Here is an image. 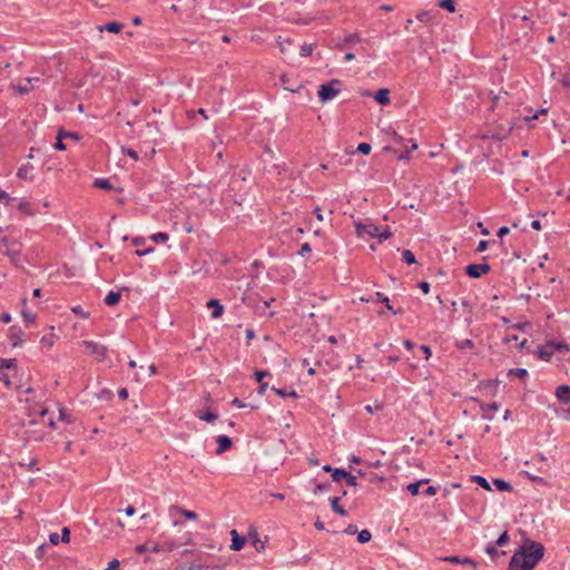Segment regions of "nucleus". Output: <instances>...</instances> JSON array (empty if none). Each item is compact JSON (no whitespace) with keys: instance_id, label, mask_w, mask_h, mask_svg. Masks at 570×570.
Returning a JSON list of instances; mask_svg holds the SVG:
<instances>
[{"instance_id":"nucleus-39","label":"nucleus","mask_w":570,"mask_h":570,"mask_svg":"<svg viewBox=\"0 0 570 570\" xmlns=\"http://www.w3.org/2000/svg\"><path fill=\"white\" fill-rule=\"evenodd\" d=\"M523 474L527 476L528 480H530L531 482H533L538 485H547L548 484V482L539 475L531 474L528 471H524Z\"/></svg>"},{"instance_id":"nucleus-60","label":"nucleus","mask_w":570,"mask_h":570,"mask_svg":"<svg viewBox=\"0 0 570 570\" xmlns=\"http://www.w3.org/2000/svg\"><path fill=\"white\" fill-rule=\"evenodd\" d=\"M311 252H312L311 245L308 243H304L301 246V249L298 250V255L305 256L306 254H308Z\"/></svg>"},{"instance_id":"nucleus-47","label":"nucleus","mask_w":570,"mask_h":570,"mask_svg":"<svg viewBox=\"0 0 570 570\" xmlns=\"http://www.w3.org/2000/svg\"><path fill=\"white\" fill-rule=\"evenodd\" d=\"M510 541V535L508 533V531H504L502 532L499 538L495 540V542H493L494 544H497L498 547H503L505 546L508 542Z\"/></svg>"},{"instance_id":"nucleus-58","label":"nucleus","mask_w":570,"mask_h":570,"mask_svg":"<svg viewBox=\"0 0 570 570\" xmlns=\"http://www.w3.org/2000/svg\"><path fill=\"white\" fill-rule=\"evenodd\" d=\"M61 541L68 543L70 541V530L67 527H63L61 530Z\"/></svg>"},{"instance_id":"nucleus-4","label":"nucleus","mask_w":570,"mask_h":570,"mask_svg":"<svg viewBox=\"0 0 570 570\" xmlns=\"http://www.w3.org/2000/svg\"><path fill=\"white\" fill-rule=\"evenodd\" d=\"M490 271H491V266L487 263L470 264L465 267V274L470 278H480L482 275L488 274Z\"/></svg>"},{"instance_id":"nucleus-44","label":"nucleus","mask_w":570,"mask_h":570,"mask_svg":"<svg viewBox=\"0 0 570 570\" xmlns=\"http://www.w3.org/2000/svg\"><path fill=\"white\" fill-rule=\"evenodd\" d=\"M533 460L541 463V466L538 469L540 472H547L549 470V464L547 463V458L542 453H538Z\"/></svg>"},{"instance_id":"nucleus-56","label":"nucleus","mask_w":570,"mask_h":570,"mask_svg":"<svg viewBox=\"0 0 570 570\" xmlns=\"http://www.w3.org/2000/svg\"><path fill=\"white\" fill-rule=\"evenodd\" d=\"M361 39L357 33H351L345 38L344 43L345 45L355 43V42H358Z\"/></svg>"},{"instance_id":"nucleus-10","label":"nucleus","mask_w":570,"mask_h":570,"mask_svg":"<svg viewBox=\"0 0 570 570\" xmlns=\"http://www.w3.org/2000/svg\"><path fill=\"white\" fill-rule=\"evenodd\" d=\"M230 537H232V544H230V550L233 551H239L244 548L245 546V542H246V539L245 537L240 535L237 530L233 529L230 531Z\"/></svg>"},{"instance_id":"nucleus-41","label":"nucleus","mask_w":570,"mask_h":570,"mask_svg":"<svg viewBox=\"0 0 570 570\" xmlns=\"http://www.w3.org/2000/svg\"><path fill=\"white\" fill-rule=\"evenodd\" d=\"M371 539H372V533L368 530L364 529L360 532L357 531L358 543H362V544L367 543L371 541Z\"/></svg>"},{"instance_id":"nucleus-53","label":"nucleus","mask_w":570,"mask_h":570,"mask_svg":"<svg viewBox=\"0 0 570 570\" xmlns=\"http://www.w3.org/2000/svg\"><path fill=\"white\" fill-rule=\"evenodd\" d=\"M456 346L460 350H466V348H472L474 346V343L472 340L465 338V340L461 341L460 343H458Z\"/></svg>"},{"instance_id":"nucleus-5","label":"nucleus","mask_w":570,"mask_h":570,"mask_svg":"<svg viewBox=\"0 0 570 570\" xmlns=\"http://www.w3.org/2000/svg\"><path fill=\"white\" fill-rule=\"evenodd\" d=\"M82 345L86 346V348L96 356L98 361H102L106 357L107 354V347L94 342V341H83Z\"/></svg>"},{"instance_id":"nucleus-35","label":"nucleus","mask_w":570,"mask_h":570,"mask_svg":"<svg viewBox=\"0 0 570 570\" xmlns=\"http://www.w3.org/2000/svg\"><path fill=\"white\" fill-rule=\"evenodd\" d=\"M471 480L484 490H491L489 481L482 475H472Z\"/></svg>"},{"instance_id":"nucleus-49","label":"nucleus","mask_w":570,"mask_h":570,"mask_svg":"<svg viewBox=\"0 0 570 570\" xmlns=\"http://www.w3.org/2000/svg\"><path fill=\"white\" fill-rule=\"evenodd\" d=\"M313 49H314V46L312 43H304L302 47H301V56L302 57H308L312 55L313 52Z\"/></svg>"},{"instance_id":"nucleus-33","label":"nucleus","mask_w":570,"mask_h":570,"mask_svg":"<svg viewBox=\"0 0 570 570\" xmlns=\"http://www.w3.org/2000/svg\"><path fill=\"white\" fill-rule=\"evenodd\" d=\"M248 535L249 538L253 540V544L255 547V549L259 552V551H263L264 548H265V544L264 542H262L259 539H258V534L256 532L255 529H252L249 532H248Z\"/></svg>"},{"instance_id":"nucleus-27","label":"nucleus","mask_w":570,"mask_h":570,"mask_svg":"<svg viewBox=\"0 0 570 570\" xmlns=\"http://www.w3.org/2000/svg\"><path fill=\"white\" fill-rule=\"evenodd\" d=\"M362 302H377V303H389V298L381 292L374 293V295H371L368 297H361Z\"/></svg>"},{"instance_id":"nucleus-28","label":"nucleus","mask_w":570,"mask_h":570,"mask_svg":"<svg viewBox=\"0 0 570 570\" xmlns=\"http://www.w3.org/2000/svg\"><path fill=\"white\" fill-rule=\"evenodd\" d=\"M429 479H421L416 482H412L407 484V491L411 493V495H417L420 493V487L422 484L429 483Z\"/></svg>"},{"instance_id":"nucleus-50","label":"nucleus","mask_w":570,"mask_h":570,"mask_svg":"<svg viewBox=\"0 0 570 570\" xmlns=\"http://www.w3.org/2000/svg\"><path fill=\"white\" fill-rule=\"evenodd\" d=\"M12 88L21 95L28 94L32 90V86H29L27 82H26V85L12 86Z\"/></svg>"},{"instance_id":"nucleus-3","label":"nucleus","mask_w":570,"mask_h":570,"mask_svg":"<svg viewBox=\"0 0 570 570\" xmlns=\"http://www.w3.org/2000/svg\"><path fill=\"white\" fill-rule=\"evenodd\" d=\"M340 80L333 79L320 86L318 97L322 102L333 99L340 92Z\"/></svg>"},{"instance_id":"nucleus-62","label":"nucleus","mask_w":570,"mask_h":570,"mask_svg":"<svg viewBox=\"0 0 570 570\" xmlns=\"http://www.w3.org/2000/svg\"><path fill=\"white\" fill-rule=\"evenodd\" d=\"M61 538L57 532H52L49 534V541L51 544L57 546Z\"/></svg>"},{"instance_id":"nucleus-45","label":"nucleus","mask_w":570,"mask_h":570,"mask_svg":"<svg viewBox=\"0 0 570 570\" xmlns=\"http://www.w3.org/2000/svg\"><path fill=\"white\" fill-rule=\"evenodd\" d=\"M484 387H489L491 390V393L492 395H495L498 393V389H499V381L498 380H494V381H484L481 383Z\"/></svg>"},{"instance_id":"nucleus-43","label":"nucleus","mask_w":570,"mask_h":570,"mask_svg":"<svg viewBox=\"0 0 570 570\" xmlns=\"http://www.w3.org/2000/svg\"><path fill=\"white\" fill-rule=\"evenodd\" d=\"M402 261L407 265H412L416 263L414 254L410 249H404L402 252Z\"/></svg>"},{"instance_id":"nucleus-23","label":"nucleus","mask_w":570,"mask_h":570,"mask_svg":"<svg viewBox=\"0 0 570 570\" xmlns=\"http://www.w3.org/2000/svg\"><path fill=\"white\" fill-rule=\"evenodd\" d=\"M497 544H494L493 542L489 543L485 549H484V552L492 559V560H497L500 556H504L505 554V551H499L497 549Z\"/></svg>"},{"instance_id":"nucleus-25","label":"nucleus","mask_w":570,"mask_h":570,"mask_svg":"<svg viewBox=\"0 0 570 570\" xmlns=\"http://www.w3.org/2000/svg\"><path fill=\"white\" fill-rule=\"evenodd\" d=\"M196 416L199 420L205 421L207 423H214L218 419V414L210 410H207L205 412H198L196 413Z\"/></svg>"},{"instance_id":"nucleus-7","label":"nucleus","mask_w":570,"mask_h":570,"mask_svg":"<svg viewBox=\"0 0 570 570\" xmlns=\"http://www.w3.org/2000/svg\"><path fill=\"white\" fill-rule=\"evenodd\" d=\"M3 255H6L11 264H13L17 268L23 269V259L21 257V250L20 247H14V245L11 248H7L3 252Z\"/></svg>"},{"instance_id":"nucleus-37","label":"nucleus","mask_w":570,"mask_h":570,"mask_svg":"<svg viewBox=\"0 0 570 570\" xmlns=\"http://www.w3.org/2000/svg\"><path fill=\"white\" fill-rule=\"evenodd\" d=\"M122 29V24L119 22H108L105 27L100 28V30H106L108 32L118 33Z\"/></svg>"},{"instance_id":"nucleus-8","label":"nucleus","mask_w":570,"mask_h":570,"mask_svg":"<svg viewBox=\"0 0 570 570\" xmlns=\"http://www.w3.org/2000/svg\"><path fill=\"white\" fill-rule=\"evenodd\" d=\"M22 336L23 331L21 327L14 325L9 328L8 340L13 347L20 346L22 344Z\"/></svg>"},{"instance_id":"nucleus-42","label":"nucleus","mask_w":570,"mask_h":570,"mask_svg":"<svg viewBox=\"0 0 570 570\" xmlns=\"http://www.w3.org/2000/svg\"><path fill=\"white\" fill-rule=\"evenodd\" d=\"M150 240H153L154 243H165L169 239V235L167 233H164V232H158V233H155L153 235H150Z\"/></svg>"},{"instance_id":"nucleus-30","label":"nucleus","mask_w":570,"mask_h":570,"mask_svg":"<svg viewBox=\"0 0 570 570\" xmlns=\"http://www.w3.org/2000/svg\"><path fill=\"white\" fill-rule=\"evenodd\" d=\"M33 170V166L27 164V165H22L19 169H18V177L21 178V179H31V173Z\"/></svg>"},{"instance_id":"nucleus-61","label":"nucleus","mask_w":570,"mask_h":570,"mask_svg":"<svg viewBox=\"0 0 570 570\" xmlns=\"http://www.w3.org/2000/svg\"><path fill=\"white\" fill-rule=\"evenodd\" d=\"M181 513L188 520H196L198 518L197 513L190 510H183Z\"/></svg>"},{"instance_id":"nucleus-11","label":"nucleus","mask_w":570,"mask_h":570,"mask_svg":"<svg viewBox=\"0 0 570 570\" xmlns=\"http://www.w3.org/2000/svg\"><path fill=\"white\" fill-rule=\"evenodd\" d=\"M7 371L13 376L18 373V363L16 358H0V371Z\"/></svg>"},{"instance_id":"nucleus-46","label":"nucleus","mask_w":570,"mask_h":570,"mask_svg":"<svg viewBox=\"0 0 570 570\" xmlns=\"http://www.w3.org/2000/svg\"><path fill=\"white\" fill-rule=\"evenodd\" d=\"M114 397V393L111 390L104 387L100 390L98 394V399L102 401H110Z\"/></svg>"},{"instance_id":"nucleus-22","label":"nucleus","mask_w":570,"mask_h":570,"mask_svg":"<svg viewBox=\"0 0 570 570\" xmlns=\"http://www.w3.org/2000/svg\"><path fill=\"white\" fill-rule=\"evenodd\" d=\"M372 150V145H357L355 149H353V145H351V149L345 148V153L347 155L363 154L368 155Z\"/></svg>"},{"instance_id":"nucleus-52","label":"nucleus","mask_w":570,"mask_h":570,"mask_svg":"<svg viewBox=\"0 0 570 570\" xmlns=\"http://www.w3.org/2000/svg\"><path fill=\"white\" fill-rule=\"evenodd\" d=\"M331 489V483L328 482H325V483H315V490H314V493L317 494L320 492H325V491H328Z\"/></svg>"},{"instance_id":"nucleus-59","label":"nucleus","mask_w":570,"mask_h":570,"mask_svg":"<svg viewBox=\"0 0 570 570\" xmlns=\"http://www.w3.org/2000/svg\"><path fill=\"white\" fill-rule=\"evenodd\" d=\"M72 312L79 316H81L82 318H88L90 313L89 312H83L81 306H76V307H72Z\"/></svg>"},{"instance_id":"nucleus-21","label":"nucleus","mask_w":570,"mask_h":570,"mask_svg":"<svg viewBox=\"0 0 570 570\" xmlns=\"http://www.w3.org/2000/svg\"><path fill=\"white\" fill-rule=\"evenodd\" d=\"M390 94V90L386 88L380 89L374 95V99L381 105H387L391 100Z\"/></svg>"},{"instance_id":"nucleus-12","label":"nucleus","mask_w":570,"mask_h":570,"mask_svg":"<svg viewBox=\"0 0 570 570\" xmlns=\"http://www.w3.org/2000/svg\"><path fill=\"white\" fill-rule=\"evenodd\" d=\"M417 148H419V145H411V148H407L403 153L397 154V151L394 150L392 145H385L383 150L386 153H394L399 160H406L410 158L411 153L416 150Z\"/></svg>"},{"instance_id":"nucleus-40","label":"nucleus","mask_w":570,"mask_h":570,"mask_svg":"<svg viewBox=\"0 0 570 570\" xmlns=\"http://www.w3.org/2000/svg\"><path fill=\"white\" fill-rule=\"evenodd\" d=\"M347 471L344 469L335 468L332 473V479L334 482H341L347 475Z\"/></svg>"},{"instance_id":"nucleus-16","label":"nucleus","mask_w":570,"mask_h":570,"mask_svg":"<svg viewBox=\"0 0 570 570\" xmlns=\"http://www.w3.org/2000/svg\"><path fill=\"white\" fill-rule=\"evenodd\" d=\"M216 442H217V449H216L217 454H220V453L229 450L233 445L232 439L227 435H218Z\"/></svg>"},{"instance_id":"nucleus-63","label":"nucleus","mask_w":570,"mask_h":570,"mask_svg":"<svg viewBox=\"0 0 570 570\" xmlns=\"http://www.w3.org/2000/svg\"><path fill=\"white\" fill-rule=\"evenodd\" d=\"M561 83L564 87L570 88V65H569V68H568V72L561 79Z\"/></svg>"},{"instance_id":"nucleus-64","label":"nucleus","mask_w":570,"mask_h":570,"mask_svg":"<svg viewBox=\"0 0 570 570\" xmlns=\"http://www.w3.org/2000/svg\"><path fill=\"white\" fill-rule=\"evenodd\" d=\"M120 562L117 559H114L109 562L108 568L109 570H119Z\"/></svg>"},{"instance_id":"nucleus-18","label":"nucleus","mask_w":570,"mask_h":570,"mask_svg":"<svg viewBox=\"0 0 570 570\" xmlns=\"http://www.w3.org/2000/svg\"><path fill=\"white\" fill-rule=\"evenodd\" d=\"M547 114H548L547 108H541V109H538L534 111L531 108H529V109H524L523 119L527 122H531V121L538 119L540 115H547Z\"/></svg>"},{"instance_id":"nucleus-32","label":"nucleus","mask_w":570,"mask_h":570,"mask_svg":"<svg viewBox=\"0 0 570 570\" xmlns=\"http://www.w3.org/2000/svg\"><path fill=\"white\" fill-rule=\"evenodd\" d=\"M508 376H517L520 380L525 381L529 376V373L525 368L514 367L508 371Z\"/></svg>"},{"instance_id":"nucleus-57","label":"nucleus","mask_w":570,"mask_h":570,"mask_svg":"<svg viewBox=\"0 0 570 570\" xmlns=\"http://www.w3.org/2000/svg\"><path fill=\"white\" fill-rule=\"evenodd\" d=\"M121 150L124 154L130 156L132 159H138V153L131 148H126L124 145L121 146Z\"/></svg>"},{"instance_id":"nucleus-54","label":"nucleus","mask_w":570,"mask_h":570,"mask_svg":"<svg viewBox=\"0 0 570 570\" xmlns=\"http://www.w3.org/2000/svg\"><path fill=\"white\" fill-rule=\"evenodd\" d=\"M255 379L258 383H262L265 377L271 376V373L268 371L262 370L255 372Z\"/></svg>"},{"instance_id":"nucleus-20","label":"nucleus","mask_w":570,"mask_h":570,"mask_svg":"<svg viewBox=\"0 0 570 570\" xmlns=\"http://www.w3.org/2000/svg\"><path fill=\"white\" fill-rule=\"evenodd\" d=\"M332 510L341 515L345 517L347 514V511L340 504V498L338 497H331L328 499Z\"/></svg>"},{"instance_id":"nucleus-51","label":"nucleus","mask_w":570,"mask_h":570,"mask_svg":"<svg viewBox=\"0 0 570 570\" xmlns=\"http://www.w3.org/2000/svg\"><path fill=\"white\" fill-rule=\"evenodd\" d=\"M21 314L27 324H32L36 321V315L30 311L23 309Z\"/></svg>"},{"instance_id":"nucleus-24","label":"nucleus","mask_w":570,"mask_h":570,"mask_svg":"<svg viewBox=\"0 0 570 570\" xmlns=\"http://www.w3.org/2000/svg\"><path fill=\"white\" fill-rule=\"evenodd\" d=\"M65 138H71L73 140L80 139V137L77 132H68V131L63 130L62 128H59L57 130L56 142H62V140Z\"/></svg>"},{"instance_id":"nucleus-55","label":"nucleus","mask_w":570,"mask_h":570,"mask_svg":"<svg viewBox=\"0 0 570 570\" xmlns=\"http://www.w3.org/2000/svg\"><path fill=\"white\" fill-rule=\"evenodd\" d=\"M29 203L28 202H20L19 205H18V209L27 215H33L32 212H30L29 209Z\"/></svg>"},{"instance_id":"nucleus-31","label":"nucleus","mask_w":570,"mask_h":570,"mask_svg":"<svg viewBox=\"0 0 570 570\" xmlns=\"http://www.w3.org/2000/svg\"><path fill=\"white\" fill-rule=\"evenodd\" d=\"M493 484L495 485L498 491H501V492L512 491V485L503 479H499V478L493 479Z\"/></svg>"},{"instance_id":"nucleus-9","label":"nucleus","mask_w":570,"mask_h":570,"mask_svg":"<svg viewBox=\"0 0 570 570\" xmlns=\"http://www.w3.org/2000/svg\"><path fill=\"white\" fill-rule=\"evenodd\" d=\"M499 407H500V404L497 402H492V403L480 402V409L483 412L482 417L488 421L493 420L494 413L499 410Z\"/></svg>"},{"instance_id":"nucleus-6","label":"nucleus","mask_w":570,"mask_h":570,"mask_svg":"<svg viewBox=\"0 0 570 570\" xmlns=\"http://www.w3.org/2000/svg\"><path fill=\"white\" fill-rule=\"evenodd\" d=\"M440 560L452 564L470 566L473 569L478 568V562L470 557L448 556L440 558Z\"/></svg>"},{"instance_id":"nucleus-17","label":"nucleus","mask_w":570,"mask_h":570,"mask_svg":"<svg viewBox=\"0 0 570 570\" xmlns=\"http://www.w3.org/2000/svg\"><path fill=\"white\" fill-rule=\"evenodd\" d=\"M225 563L223 564H203V563H190L185 569L186 570H224Z\"/></svg>"},{"instance_id":"nucleus-38","label":"nucleus","mask_w":570,"mask_h":570,"mask_svg":"<svg viewBox=\"0 0 570 570\" xmlns=\"http://www.w3.org/2000/svg\"><path fill=\"white\" fill-rule=\"evenodd\" d=\"M11 376H13V375L8 373L7 371H4V370L0 371V382L3 383V385L7 389L12 387Z\"/></svg>"},{"instance_id":"nucleus-36","label":"nucleus","mask_w":570,"mask_h":570,"mask_svg":"<svg viewBox=\"0 0 570 570\" xmlns=\"http://www.w3.org/2000/svg\"><path fill=\"white\" fill-rule=\"evenodd\" d=\"M178 548L175 541H164L159 543V552H171Z\"/></svg>"},{"instance_id":"nucleus-13","label":"nucleus","mask_w":570,"mask_h":570,"mask_svg":"<svg viewBox=\"0 0 570 570\" xmlns=\"http://www.w3.org/2000/svg\"><path fill=\"white\" fill-rule=\"evenodd\" d=\"M556 396L559 402L563 404H570V386L561 384L556 389Z\"/></svg>"},{"instance_id":"nucleus-14","label":"nucleus","mask_w":570,"mask_h":570,"mask_svg":"<svg viewBox=\"0 0 570 570\" xmlns=\"http://www.w3.org/2000/svg\"><path fill=\"white\" fill-rule=\"evenodd\" d=\"M356 230H357L358 235L367 234L372 237H377L381 228L374 224H370V225L357 224Z\"/></svg>"},{"instance_id":"nucleus-15","label":"nucleus","mask_w":570,"mask_h":570,"mask_svg":"<svg viewBox=\"0 0 570 570\" xmlns=\"http://www.w3.org/2000/svg\"><path fill=\"white\" fill-rule=\"evenodd\" d=\"M136 552L138 554L147 553V552L158 553L159 552V542L148 541L144 544H139L136 547Z\"/></svg>"},{"instance_id":"nucleus-29","label":"nucleus","mask_w":570,"mask_h":570,"mask_svg":"<svg viewBox=\"0 0 570 570\" xmlns=\"http://www.w3.org/2000/svg\"><path fill=\"white\" fill-rule=\"evenodd\" d=\"M272 391L281 396V397H294V399H297L298 397V394L297 392L294 390V389H291L289 391H286L285 389H277L275 386H272Z\"/></svg>"},{"instance_id":"nucleus-1","label":"nucleus","mask_w":570,"mask_h":570,"mask_svg":"<svg viewBox=\"0 0 570 570\" xmlns=\"http://www.w3.org/2000/svg\"><path fill=\"white\" fill-rule=\"evenodd\" d=\"M544 557L542 543L524 539L510 559L508 570H533Z\"/></svg>"},{"instance_id":"nucleus-34","label":"nucleus","mask_w":570,"mask_h":570,"mask_svg":"<svg viewBox=\"0 0 570 570\" xmlns=\"http://www.w3.org/2000/svg\"><path fill=\"white\" fill-rule=\"evenodd\" d=\"M94 187L105 190H111L112 185L109 179L107 178H96L94 181Z\"/></svg>"},{"instance_id":"nucleus-26","label":"nucleus","mask_w":570,"mask_h":570,"mask_svg":"<svg viewBox=\"0 0 570 570\" xmlns=\"http://www.w3.org/2000/svg\"><path fill=\"white\" fill-rule=\"evenodd\" d=\"M120 298H121V295L119 292H114V291H110L104 302L107 306H115L117 305L119 302H120Z\"/></svg>"},{"instance_id":"nucleus-48","label":"nucleus","mask_w":570,"mask_h":570,"mask_svg":"<svg viewBox=\"0 0 570 570\" xmlns=\"http://www.w3.org/2000/svg\"><path fill=\"white\" fill-rule=\"evenodd\" d=\"M439 7L443 8V9H446L450 12H454L455 11L454 0H441L439 2Z\"/></svg>"},{"instance_id":"nucleus-19","label":"nucleus","mask_w":570,"mask_h":570,"mask_svg":"<svg viewBox=\"0 0 570 570\" xmlns=\"http://www.w3.org/2000/svg\"><path fill=\"white\" fill-rule=\"evenodd\" d=\"M207 307L213 308L212 316L218 318L223 315L224 307L218 299L212 298L207 302Z\"/></svg>"},{"instance_id":"nucleus-2","label":"nucleus","mask_w":570,"mask_h":570,"mask_svg":"<svg viewBox=\"0 0 570 570\" xmlns=\"http://www.w3.org/2000/svg\"><path fill=\"white\" fill-rule=\"evenodd\" d=\"M556 352L569 353L570 346L563 342H556L553 340L547 341L546 344L538 347L537 355L543 361H550Z\"/></svg>"}]
</instances>
